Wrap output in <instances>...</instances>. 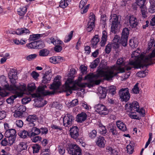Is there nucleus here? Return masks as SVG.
<instances>
[{
  "label": "nucleus",
  "instance_id": "nucleus-1",
  "mask_svg": "<svg viewBox=\"0 0 155 155\" xmlns=\"http://www.w3.org/2000/svg\"><path fill=\"white\" fill-rule=\"evenodd\" d=\"M136 53L138 54L136 51H135L132 54L131 57L133 58L134 57L135 61L130 60L128 64L124 66V68L122 67L125 65V58H120L117 60L116 65L111 67L110 68L105 71L100 70L94 77H97V78L103 77L105 79L109 81L119 73H123L126 71H129L133 68H140L141 64L140 63H138L139 54L137 55Z\"/></svg>",
  "mask_w": 155,
  "mask_h": 155
},
{
  "label": "nucleus",
  "instance_id": "nucleus-2",
  "mask_svg": "<svg viewBox=\"0 0 155 155\" xmlns=\"http://www.w3.org/2000/svg\"><path fill=\"white\" fill-rule=\"evenodd\" d=\"M17 78L10 79L11 83L10 86L8 84H5L4 86V88L6 90H8L12 93H17L18 96H23L25 94H28L27 93L26 89V85L23 84H20L17 86L15 83L16 80Z\"/></svg>",
  "mask_w": 155,
  "mask_h": 155
},
{
  "label": "nucleus",
  "instance_id": "nucleus-3",
  "mask_svg": "<svg viewBox=\"0 0 155 155\" xmlns=\"http://www.w3.org/2000/svg\"><path fill=\"white\" fill-rule=\"evenodd\" d=\"M73 81L72 80L71 81L68 80L65 83V91L67 93L66 95L68 96L72 94V90H77L78 89V87H84L85 85L82 84L77 83V85L76 84H73Z\"/></svg>",
  "mask_w": 155,
  "mask_h": 155
},
{
  "label": "nucleus",
  "instance_id": "nucleus-4",
  "mask_svg": "<svg viewBox=\"0 0 155 155\" xmlns=\"http://www.w3.org/2000/svg\"><path fill=\"white\" fill-rule=\"evenodd\" d=\"M67 150L68 153L72 155H81L82 150L77 144L70 143L67 144Z\"/></svg>",
  "mask_w": 155,
  "mask_h": 155
},
{
  "label": "nucleus",
  "instance_id": "nucleus-5",
  "mask_svg": "<svg viewBox=\"0 0 155 155\" xmlns=\"http://www.w3.org/2000/svg\"><path fill=\"white\" fill-rule=\"evenodd\" d=\"M155 57V49L153 50L150 54L141 58V61L145 63L143 65L141 64L139 60H138V63H140L141 64L140 68H143L144 66L147 67L153 64L152 58Z\"/></svg>",
  "mask_w": 155,
  "mask_h": 155
},
{
  "label": "nucleus",
  "instance_id": "nucleus-6",
  "mask_svg": "<svg viewBox=\"0 0 155 155\" xmlns=\"http://www.w3.org/2000/svg\"><path fill=\"white\" fill-rule=\"evenodd\" d=\"M110 17V21L112 22L111 31L113 33L116 34L117 31L118 25L120 23L118 21V17L115 14H111Z\"/></svg>",
  "mask_w": 155,
  "mask_h": 155
},
{
  "label": "nucleus",
  "instance_id": "nucleus-7",
  "mask_svg": "<svg viewBox=\"0 0 155 155\" xmlns=\"http://www.w3.org/2000/svg\"><path fill=\"white\" fill-rule=\"evenodd\" d=\"M129 90V89L126 87L122 88L119 91V96L122 101L127 102L129 100L130 94Z\"/></svg>",
  "mask_w": 155,
  "mask_h": 155
},
{
  "label": "nucleus",
  "instance_id": "nucleus-8",
  "mask_svg": "<svg viewBox=\"0 0 155 155\" xmlns=\"http://www.w3.org/2000/svg\"><path fill=\"white\" fill-rule=\"evenodd\" d=\"M129 34V30L128 28H125L122 31L120 40V43L124 46L127 45V41Z\"/></svg>",
  "mask_w": 155,
  "mask_h": 155
},
{
  "label": "nucleus",
  "instance_id": "nucleus-9",
  "mask_svg": "<svg viewBox=\"0 0 155 155\" xmlns=\"http://www.w3.org/2000/svg\"><path fill=\"white\" fill-rule=\"evenodd\" d=\"M16 131L15 129H10L6 130L5 133V137L9 139L10 143H14L16 139Z\"/></svg>",
  "mask_w": 155,
  "mask_h": 155
},
{
  "label": "nucleus",
  "instance_id": "nucleus-10",
  "mask_svg": "<svg viewBox=\"0 0 155 155\" xmlns=\"http://www.w3.org/2000/svg\"><path fill=\"white\" fill-rule=\"evenodd\" d=\"M74 120V117L71 114L67 113L63 118L64 125L66 127H69L72 125Z\"/></svg>",
  "mask_w": 155,
  "mask_h": 155
},
{
  "label": "nucleus",
  "instance_id": "nucleus-11",
  "mask_svg": "<svg viewBox=\"0 0 155 155\" xmlns=\"http://www.w3.org/2000/svg\"><path fill=\"white\" fill-rule=\"evenodd\" d=\"M125 108L127 111H138L140 106L137 101H134L132 103H128L126 104L125 105Z\"/></svg>",
  "mask_w": 155,
  "mask_h": 155
},
{
  "label": "nucleus",
  "instance_id": "nucleus-12",
  "mask_svg": "<svg viewBox=\"0 0 155 155\" xmlns=\"http://www.w3.org/2000/svg\"><path fill=\"white\" fill-rule=\"evenodd\" d=\"M97 112L100 115H106L109 113V111L107 108L102 104H98L94 107Z\"/></svg>",
  "mask_w": 155,
  "mask_h": 155
},
{
  "label": "nucleus",
  "instance_id": "nucleus-13",
  "mask_svg": "<svg viewBox=\"0 0 155 155\" xmlns=\"http://www.w3.org/2000/svg\"><path fill=\"white\" fill-rule=\"evenodd\" d=\"M127 25L129 24L131 28H134L136 27L138 25V22H137V19L133 15L127 16Z\"/></svg>",
  "mask_w": 155,
  "mask_h": 155
},
{
  "label": "nucleus",
  "instance_id": "nucleus-14",
  "mask_svg": "<svg viewBox=\"0 0 155 155\" xmlns=\"http://www.w3.org/2000/svg\"><path fill=\"white\" fill-rule=\"evenodd\" d=\"M49 69L46 71H45V73L43 77L42 82L44 84L48 83L50 81L51 78V70L49 67H48Z\"/></svg>",
  "mask_w": 155,
  "mask_h": 155
},
{
  "label": "nucleus",
  "instance_id": "nucleus-15",
  "mask_svg": "<svg viewBox=\"0 0 155 155\" xmlns=\"http://www.w3.org/2000/svg\"><path fill=\"white\" fill-rule=\"evenodd\" d=\"M45 88L44 86L39 87H38L37 91L41 95L46 96L54 94L55 91H45Z\"/></svg>",
  "mask_w": 155,
  "mask_h": 155
},
{
  "label": "nucleus",
  "instance_id": "nucleus-16",
  "mask_svg": "<svg viewBox=\"0 0 155 155\" xmlns=\"http://www.w3.org/2000/svg\"><path fill=\"white\" fill-rule=\"evenodd\" d=\"M79 129L77 126H73L70 130V134L71 137L76 139L79 136Z\"/></svg>",
  "mask_w": 155,
  "mask_h": 155
},
{
  "label": "nucleus",
  "instance_id": "nucleus-17",
  "mask_svg": "<svg viewBox=\"0 0 155 155\" xmlns=\"http://www.w3.org/2000/svg\"><path fill=\"white\" fill-rule=\"evenodd\" d=\"M49 61L54 64L60 63L64 62V58L61 56H52L49 59Z\"/></svg>",
  "mask_w": 155,
  "mask_h": 155
},
{
  "label": "nucleus",
  "instance_id": "nucleus-18",
  "mask_svg": "<svg viewBox=\"0 0 155 155\" xmlns=\"http://www.w3.org/2000/svg\"><path fill=\"white\" fill-rule=\"evenodd\" d=\"M106 140L104 137L99 136L97 137L96 141V143L98 147L100 148H104L105 146Z\"/></svg>",
  "mask_w": 155,
  "mask_h": 155
},
{
  "label": "nucleus",
  "instance_id": "nucleus-19",
  "mask_svg": "<svg viewBox=\"0 0 155 155\" xmlns=\"http://www.w3.org/2000/svg\"><path fill=\"white\" fill-rule=\"evenodd\" d=\"M38 119L36 115L33 114L32 115H30L26 118V120L28 121L29 124L30 126L34 127L35 126V124L34 122L36 120Z\"/></svg>",
  "mask_w": 155,
  "mask_h": 155
},
{
  "label": "nucleus",
  "instance_id": "nucleus-20",
  "mask_svg": "<svg viewBox=\"0 0 155 155\" xmlns=\"http://www.w3.org/2000/svg\"><path fill=\"white\" fill-rule=\"evenodd\" d=\"M87 115L84 112H81L78 114L76 117V120L78 122L81 123L87 119Z\"/></svg>",
  "mask_w": 155,
  "mask_h": 155
},
{
  "label": "nucleus",
  "instance_id": "nucleus-21",
  "mask_svg": "<svg viewBox=\"0 0 155 155\" xmlns=\"http://www.w3.org/2000/svg\"><path fill=\"white\" fill-rule=\"evenodd\" d=\"M28 145L27 142H21L17 146V150L18 152H21L27 149Z\"/></svg>",
  "mask_w": 155,
  "mask_h": 155
},
{
  "label": "nucleus",
  "instance_id": "nucleus-22",
  "mask_svg": "<svg viewBox=\"0 0 155 155\" xmlns=\"http://www.w3.org/2000/svg\"><path fill=\"white\" fill-rule=\"evenodd\" d=\"M107 33L106 31L104 30L102 32V35L100 43L101 47L104 46L107 40Z\"/></svg>",
  "mask_w": 155,
  "mask_h": 155
},
{
  "label": "nucleus",
  "instance_id": "nucleus-23",
  "mask_svg": "<svg viewBox=\"0 0 155 155\" xmlns=\"http://www.w3.org/2000/svg\"><path fill=\"white\" fill-rule=\"evenodd\" d=\"M116 125L117 127L121 130L125 131L127 129L126 125L122 122L118 120L116 122Z\"/></svg>",
  "mask_w": 155,
  "mask_h": 155
},
{
  "label": "nucleus",
  "instance_id": "nucleus-24",
  "mask_svg": "<svg viewBox=\"0 0 155 155\" xmlns=\"http://www.w3.org/2000/svg\"><path fill=\"white\" fill-rule=\"evenodd\" d=\"M100 39L99 35H95L92 39L91 40V43L92 46L93 48H95L96 45L99 41Z\"/></svg>",
  "mask_w": 155,
  "mask_h": 155
},
{
  "label": "nucleus",
  "instance_id": "nucleus-25",
  "mask_svg": "<svg viewBox=\"0 0 155 155\" xmlns=\"http://www.w3.org/2000/svg\"><path fill=\"white\" fill-rule=\"evenodd\" d=\"M129 43L130 46L133 48L137 47L138 43L137 38H135L130 39Z\"/></svg>",
  "mask_w": 155,
  "mask_h": 155
},
{
  "label": "nucleus",
  "instance_id": "nucleus-26",
  "mask_svg": "<svg viewBox=\"0 0 155 155\" xmlns=\"http://www.w3.org/2000/svg\"><path fill=\"white\" fill-rule=\"evenodd\" d=\"M61 85V82L59 81H56L54 83L51 85L50 89H53V91H55L54 94H56L57 90L59 88Z\"/></svg>",
  "mask_w": 155,
  "mask_h": 155
},
{
  "label": "nucleus",
  "instance_id": "nucleus-27",
  "mask_svg": "<svg viewBox=\"0 0 155 155\" xmlns=\"http://www.w3.org/2000/svg\"><path fill=\"white\" fill-rule=\"evenodd\" d=\"M13 93L15 94L10 97L8 98L7 99L6 101L8 104H11L13 103L14 99L16 98L17 97H22L23 96H18V94L17 93Z\"/></svg>",
  "mask_w": 155,
  "mask_h": 155
},
{
  "label": "nucleus",
  "instance_id": "nucleus-28",
  "mask_svg": "<svg viewBox=\"0 0 155 155\" xmlns=\"http://www.w3.org/2000/svg\"><path fill=\"white\" fill-rule=\"evenodd\" d=\"M107 93V91L105 88L100 90L98 93V95L100 100L105 98Z\"/></svg>",
  "mask_w": 155,
  "mask_h": 155
},
{
  "label": "nucleus",
  "instance_id": "nucleus-29",
  "mask_svg": "<svg viewBox=\"0 0 155 155\" xmlns=\"http://www.w3.org/2000/svg\"><path fill=\"white\" fill-rule=\"evenodd\" d=\"M31 135L35 136V135H38L40 134V129L36 127H32L31 130Z\"/></svg>",
  "mask_w": 155,
  "mask_h": 155
},
{
  "label": "nucleus",
  "instance_id": "nucleus-30",
  "mask_svg": "<svg viewBox=\"0 0 155 155\" xmlns=\"http://www.w3.org/2000/svg\"><path fill=\"white\" fill-rule=\"evenodd\" d=\"M120 40V37L117 35H115L114 38L113 40L112 43L113 46L115 47V48H118L119 47L118 42Z\"/></svg>",
  "mask_w": 155,
  "mask_h": 155
},
{
  "label": "nucleus",
  "instance_id": "nucleus-31",
  "mask_svg": "<svg viewBox=\"0 0 155 155\" xmlns=\"http://www.w3.org/2000/svg\"><path fill=\"white\" fill-rule=\"evenodd\" d=\"M98 130L100 134L104 135L106 134L107 132V130L106 129L105 126L102 125V124H100L99 125L98 128Z\"/></svg>",
  "mask_w": 155,
  "mask_h": 155
},
{
  "label": "nucleus",
  "instance_id": "nucleus-32",
  "mask_svg": "<svg viewBox=\"0 0 155 155\" xmlns=\"http://www.w3.org/2000/svg\"><path fill=\"white\" fill-rule=\"evenodd\" d=\"M30 133L28 132L26 130H24L20 132L19 135L21 138H25L27 137H30L31 136V135H30Z\"/></svg>",
  "mask_w": 155,
  "mask_h": 155
},
{
  "label": "nucleus",
  "instance_id": "nucleus-33",
  "mask_svg": "<svg viewBox=\"0 0 155 155\" xmlns=\"http://www.w3.org/2000/svg\"><path fill=\"white\" fill-rule=\"evenodd\" d=\"M17 73L15 70H11L8 74V77L9 79L17 78Z\"/></svg>",
  "mask_w": 155,
  "mask_h": 155
},
{
  "label": "nucleus",
  "instance_id": "nucleus-34",
  "mask_svg": "<svg viewBox=\"0 0 155 155\" xmlns=\"http://www.w3.org/2000/svg\"><path fill=\"white\" fill-rule=\"evenodd\" d=\"M17 32L19 35H21L23 34L29 33L30 31L28 29L25 28H23L17 29Z\"/></svg>",
  "mask_w": 155,
  "mask_h": 155
},
{
  "label": "nucleus",
  "instance_id": "nucleus-35",
  "mask_svg": "<svg viewBox=\"0 0 155 155\" xmlns=\"http://www.w3.org/2000/svg\"><path fill=\"white\" fill-rule=\"evenodd\" d=\"M35 84L33 83L29 84L28 85L27 90L29 93L33 92L36 89Z\"/></svg>",
  "mask_w": 155,
  "mask_h": 155
},
{
  "label": "nucleus",
  "instance_id": "nucleus-36",
  "mask_svg": "<svg viewBox=\"0 0 155 155\" xmlns=\"http://www.w3.org/2000/svg\"><path fill=\"white\" fill-rule=\"evenodd\" d=\"M27 8L26 7H21L18 11V14L20 16L24 15L27 12Z\"/></svg>",
  "mask_w": 155,
  "mask_h": 155
},
{
  "label": "nucleus",
  "instance_id": "nucleus-37",
  "mask_svg": "<svg viewBox=\"0 0 155 155\" xmlns=\"http://www.w3.org/2000/svg\"><path fill=\"white\" fill-rule=\"evenodd\" d=\"M9 139L8 138H4L1 142V144L3 146L7 145L11 146L13 143H10L9 142Z\"/></svg>",
  "mask_w": 155,
  "mask_h": 155
},
{
  "label": "nucleus",
  "instance_id": "nucleus-38",
  "mask_svg": "<svg viewBox=\"0 0 155 155\" xmlns=\"http://www.w3.org/2000/svg\"><path fill=\"white\" fill-rule=\"evenodd\" d=\"M30 137L31 138L32 141L34 143L40 141L42 139L41 137L38 136V135H35V136L31 135Z\"/></svg>",
  "mask_w": 155,
  "mask_h": 155
},
{
  "label": "nucleus",
  "instance_id": "nucleus-39",
  "mask_svg": "<svg viewBox=\"0 0 155 155\" xmlns=\"http://www.w3.org/2000/svg\"><path fill=\"white\" fill-rule=\"evenodd\" d=\"M99 58H97L92 62L91 64L90 65V67L92 68H96L99 63Z\"/></svg>",
  "mask_w": 155,
  "mask_h": 155
},
{
  "label": "nucleus",
  "instance_id": "nucleus-40",
  "mask_svg": "<svg viewBox=\"0 0 155 155\" xmlns=\"http://www.w3.org/2000/svg\"><path fill=\"white\" fill-rule=\"evenodd\" d=\"M39 55L41 56H46L49 54V51L46 49H43L40 51Z\"/></svg>",
  "mask_w": 155,
  "mask_h": 155
},
{
  "label": "nucleus",
  "instance_id": "nucleus-41",
  "mask_svg": "<svg viewBox=\"0 0 155 155\" xmlns=\"http://www.w3.org/2000/svg\"><path fill=\"white\" fill-rule=\"evenodd\" d=\"M36 41H34L30 43L27 44L26 46L29 49H36Z\"/></svg>",
  "mask_w": 155,
  "mask_h": 155
},
{
  "label": "nucleus",
  "instance_id": "nucleus-42",
  "mask_svg": "<svg viewBox=\"0 0 155 155\" xmlns=\"http://www.w3.org/2000/svg\"><path fill=\"white\" fill-rule=\"evenodd\" d=\"M36 49H40L43 48L45 46L44 42L42 41H36Z\"/></svg>",
  "mask_w": 155,
  "mask_h": 155
},
{
  "label": "nucleus",
  "instance_id": "nucleus-43",
  "mask_svg": "<svg viewBox=\"0 0 155 155\" xmlns=\"http://www.w3.org/2000/svg\"><path fill=\"white\" fill-rule=\"evenodd\" d=\"M68 1L67 0H61L60 2L59 6L62 8H65L68 5Z\"/></svg>",
  "mask_w": 155,
  "mask_h": 155
},
{
  "label": "nucleus",
  "instance_id": "nucleus-44",
  "mask_svg": "<svg viewBox=\"0 0 155 155\" xmlns=\"http://www.w3.org/2000/svg\"><path fill=\"white\" fill-rule=\"evenodd\" d=\"M94 27V23L91 22H88L87 26V30L88 32H90L92 30Z\"/></svg>",
  "mask_w": 155,
  "mask_h": 155
},
{
  "label": "nucleus",
  "instance_id": "nucleus-45",
  "mask_svg": "<svg viewBox=\"0 0 155 155\" xmlns=\"http://www.w3.org/2000/svg\"><path fill=\"white\" fill-rule=\"evenodd\" d=\"M141 9V11L142 14V17L144 18L147 17V9L145 7V6L144 5V6L142 7H139Z\"/></svg>",
  "mask_w": 155,
  "mask_h": 155
},
{
  "label": "nucleus",
  "instance_id": "nucleus-46",
  "mask_svg": "<svg viewBox=\"0 0 155 155\" xmlns=\"http://www.w3.org/2000/svg\"><path fill=\"white\" fill-rule=\"evenodd\" d=\"M40 36L39 34H33L30 36L29 39L31 41H35L38 39Z\"/></svg>",
  "mask_w": 155,
  "mask_h": 155
},
{
  "label": "nucleus",
  "instance_id": "nucleus-47",
  "mask_svg": "<svg viewBox=\"0 0 155 155\" xmlns=\"http://www.w3.org/2000/svg\"><path fill=\"white\" fill-rule=\"evenodd\" d=\"M88 135L91 139L95 138L97 136L96 131L94 130H92L89 133Z\"/></svg>",
  "mask_w": 155,
  "mask_h": 155
},
{
  "label": "nucleus",
  "instance_id": "nucleus-48",
  "mask_svg": "<svg viewBox=\"0 0 155 155\" xmlns=\"http://www.w3.org/2000/svg\"><path fill=\"white\" fill-rule=\"evenodd\" d=\"M32 148L33 150V153H37L38 152L40 147L38 144H35L32 146Z\"/></svg>",
  "mask_w": 155,
  "mask_h": 155
},
{
  "label": "nucleus",
  "instance_id": "nucleus-49",
  "mask_svg": "<svg viewBox=\"0 0 155 155\" xmlns=\"http://www.w3.org/2000/svg\"><path fill=\"white\" fill-rule=\"evenodd\" d=\"M19 112H21L22 114L25 112L26 110V107L25 106L21 105H20L17 109Z\"/></svg>",
  "mask_w": 155,
  "mask_h": 155
},
{
  "label": "nucleus",
  "instance_id": "nucleus-50",
  "mask_svg": "<svg viewBox=\"0 0 155 155\" xmlns=\"http://www.w3.org/2000/svg\"><path fill=\"white\" fill-rule=\"evenodd\" d=\"M73 33V31H71L70 34L65 37L64 41L65 42H68L70 41L72 37Z\"/></svg>",
  "mask_w": 155,
  "mask_h": 155
},
{
  "label": "nucleus",
  "instance_id": "nucleus-51",
  "mask_svg": "<svg viewBox=\"0 0 155 155\" xmlns=\"http://www.w3.org/2000/svg\"><path fill=\"white\" fill-rule=\"evenodd\" d=\"M76 73V70L74 68H72L70 69V72L68 75V77L70 78H72L74 77V74Z\"/></svg>",
  "mask_w": 155,
  "mask_h": 155
},
{
  "label": "nucleus",
  "instance_id": "nucleus-52",
  "mask_svg": "<svg viewBox=\"0 0 155 155\" xmlns=\"http://www.w3.org/2000/svg\"><path fill=\"white\" fill-rule=\"evenodd\" d=\"M117 128L116 126H113L110 128V132H111L113 135H117Z\"/></svg>",
  "mask_w": 155,
  "mask_h": 155
},
{
  "label": "nucleus",
  "instance_id": "nucleus-53",
  "mask_svg": "<svg viewBox=\"0 0 155 155\" xmlns=\"http://www.w3.org/2000/svg\"><path fill=\"white\" fill-rule=\"evenodd\" d=\"M127 152L130 154H131L134 151V148L133 146L128 145L127 146Z\"/></svg>",
  "mask_w": 155,
  "mask_h": 155
},
{
  "label": "nucleus",
  "instance_id": "nucleus-54",
  "mask_svg": "<svg viewBox=\"0 0 155 155\" xmlns=\"http://www.w3.org/2000/svg\"><path fill=\"white\" fill-rule=\"evenodd\" d=\"M13 41L15 44L17 45H22L25 44V41L24 40L21 39L20 41H19L16 38L14 39L13 40Z\"/></svg>",
  "mask_w": 155,
  "mask_h": 155
},
{
  "label": "nucleus",
  "instance_id": "nucleus-55",
  "mask_svg": "<svg viewBox=\"0 0 155 155\" xmlns=\"http://www.w3.org/2000/svg\"><path fill=\"white\" fill-rule=\"evenodd\" d=\"M146 0H136V3L139 7L144 6Z\"/></svg>",
  "mask_w": 155,
  "mask_h": 155
},
{
  "label": "nucleus",
  "instance_id": "nucleus-56",
  "mask_svg": "<svg viewBox=\"0 0 155 155\" xmlns=\"http://www.w3.org/2000/svg\"><path fill=\"white\" fill-rule=\"evenodd\" d=\"M87 0H82L80 2L79 5V7L81 8V10L83 9L85 5L87 4Z\"/></svg>",
  "mask_w": 155,
  "mask_h": 155
},
{
  "label": "nucleus",
  "instance_id": "nucleus-57",
  "mask_svg": "<svg viewBox=\"0 0 155 155\" xmlns=\"http://www.w3.org/2000/svg\"><path fill=\"white\" fill-rule=\"evenodd\" d=\"M89 20L88 22H91L94 23L95 20V15L93 13H91L89 16Z\"/></svg>",
  "mask_w": 155,
  "mask_h": 155
},
{
  "label": "nucleus",
  "instance_id": "nucleus-58",
  "mask_svg": "<svg viewBox=\"0 0 155 155\" xmlns=\"http://www.w3.org/2000/svg\"><path fill=\"white\" fill-rule=\"evenodd\" d=\"M138 84H139L138 83H136L132 89V91L135 94H138L139 93V89L138 87Z\"/></svg>",
  "mask_w": 155,
  "mask_h": 155
},
{
  "label": "nucleus",
  "instance_id": "nucleus-59",
  "mask_svg": "<svg viewBox=\"0 0 155 155\" xmlns=\"http://www.w3.org/2000/svg\"><path fill=\"white\" fill-rule=\"evenodd\" d=\"M9 93L5 90L0 91V97H4L8 95Z\"/></svg>",
  "mask_w": 155,
  "mask_h": 155
},
{
  "label": "nucleus",
  "instance_id": "nucleus-60",
  "mask_svg": "<svg viewBox=\"0 0 155 155\" xmlns=\"http://www.w3.org/2000/svg\"><path fill=\"white\" fill-rule=\"evenodd\" d=\"M40 129L41 131L40 133L41 134H47L48 132V130L47 128L45 127H41Z\"/></svg>",
  "mask_w": 155,
  "mask_h": 155
},
{
  "label": "nucleus",
  "instance_id": "nucleus-61",
  "mask_svg": "<svg viewBox=\"0 0 155 155\" xmlns=\"http://www.w3.org/2000/svg\"><path fill=\"white\" fill-rule=\"evenodd\" d=\"M116 87L114 86H111L110 87L109 92L111 94L114 95L116 93Z\"/></svg>",
  "mask_w": 155,
  "mask_h": 155
},
{
  "label": "nucleus",
  "instance_id": "nucleus-62",
  "mask_svg": "<svg viewBox=\"0 0 155 155\" xmlns=\"http://www.w3.org/2000/svg\"><path fill=\"white\" fill-rule=\"evenodd\" d=\"M107 20L106 15L104 14L102 15L101 16V23L104 25L106 24V21Z\"/></svg>",
  "mask_w": 155,
  "mask_h": 155
},
{
  "label": "nucleus",
  "instance_id": "nucleus-63",
  "mask_svg": "<svg viewBox=\"0 0 155 155\" xmlns=\"http://www.w3.org/2000/svg\"><path fill=\"white\" fill-rule=\"evenodd\" d=\"M22 114L17 109L14 112V116L15 117H19L22 116Z\"/></svg>",
  "mask_w": 155,
  "mask_h": 155
},
{
  "label": "nucleus",
  "instance_id": "nucleus-64",
  "mask_svg": "<svg viewBox=\"0 0 155 155\" xmlns=\"http://www.w3.org/2000/svg\"><path fill=\"white\" fill-rule=\"evenodd\" d=\"M37 57V55L35 54H31L27 56L26 59L28 61H31L35 58Z\"/></svg>",
  "mask_w": 155,
  "mask_h": 155
}]
</instances>
